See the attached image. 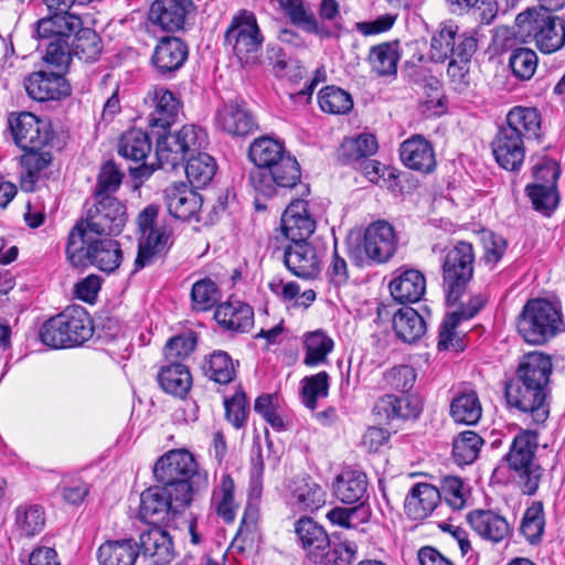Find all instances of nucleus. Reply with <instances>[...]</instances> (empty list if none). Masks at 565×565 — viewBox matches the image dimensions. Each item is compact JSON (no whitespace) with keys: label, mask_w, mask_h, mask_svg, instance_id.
<instances>
[{"label":"nucleus","mask_w":565,"mask_h":565,"mask_svg":"<svg viewBox=\"0 0 565 565\" xmlns=\"http://www.w3.org/2000/svg\"><path fill=\"white\" fill-rule=\"evenodd\" d=\"M153 475L159 483L175 492L179 505H190L192 493L207 486L206 475L198 472L193 456L184 449L161 456L153 467Z\"/></svg>","instance_id":"1"},{"label":"nucleus","mask_w":565,"mask_h":565,"mask_svg":"<svg viewBox=\"0 0 565 565\" xmlns=\"http://www.w3.org/2000/svg\"><path fill=\"white\" fill-rule=\"evenodd\" d=\"M66 257L73 267L93 265L102 271L113 273L121 263L122 252L117 241L85 233L83 224H76L67 238Z\"/></svg>","instance_id":"2"},{"label":"nucleus","mask_w":565,"mask_h":565,"mask_svg":"<svg viewBox=\"0 0 565 565\" xmlns=\"http://www.w3.org/2000/svg\"><path fill=\"white\" fill-rule=\"evenodd\" d=\"M93 322L85 309H67L46 320L40 328L43 344L52 349L81 345L93 335Z\"/></svg>","instance_id":"3"},{"label":"nucleus","mask_w":565,"mask_h":565,"mask_svg":"<svg viewBox=\"0 0 565 565\" xmlns=\"http://www.w3.org/2000/svg\"><path fill=\"white\" fill-rule=\"evenodd\" d=\"M530 110L523 106L513 107L507 115V126L502 127L492 141L495 161L505 170L519 169L525 158L523 131L529 130Z\"/></svg>","instance_id":"4"},{"label":"nucleus","mask_w":565,"mask_h":565,"mask_svg":"<svg viewBox=\"0 0 565 565\" xmlns=\"http://www.w3.org/2000/svg\"><path fill=\"white\" fill-rule=\"evenodd\" d=\"M206 143L207 134L194 125H184L174 134L159 136L156 149L158 166L167 171L174 170L201 152Z\"/></svg>","instance_id":"5"},{"label":"nucleus","mask_w":565,"mask_h":565,"mask_svg":"<svg viewBox=\"0 0 565 565\" xmlns=\"http://www.w3.org/2000/svg\"><path fill=\"white\" fill-rule=\"evenodd\" d=\"M475 253L470 243L457 242L443 260V286L449 306L456 305L473 276Z\"/></svg>","instance_id":"6"},{"label":"nucleus","mask_w":565,"mask_h":565,"mask_svg":"<svg viewBox=\"0 0 565 565\" xmlns=\"http://www.w3.org/2000/svg\"><path fill=\"white\" fill-rule=\"evenodd\" d=\"M264 35L252 11L241 10L233 18L225 31L224 43L242 64L257 61L264 44Z\"/></svg>","instance_id":"7"},{"label":"nucleus","mask_w":565,"mask_h":565,"mask_svg":"<svg viewBox=\"0 0 565 565\" xmlns=\"http://www.w3.org/2000/svg\"><path fill=\"white\" fill-rule=\"evenodd\" d=\"M300 180V164L290 153L285 154L269 170H254L249 174L254 190L265 198L276 195L278 189H292Z\"/></svg>","instance_id":"8"},{"label":"nucleus","mask_w":565,"mask_h":565,"mask_svg":"<svg viewBox=\"0 0 565 565\" xmlns=\"http://www.w3.org/2000/svg\"><path fill=\"white\" fill-rule=\"evenodd\" d=\"M83 224L85 233L98 236L118 235L127 221L126 206L115 196L95 198Z\"/></svg>","instance_id":"9"},{"label":"nucleus","mask_w":565,"mask_h":565,"mask_svg":"<svg viewBox=\"0 0 565 565\" xmlns=\"http://www.w3.org/2000/svg\"><path fill=\"white\" fill-rule=\"evenodd\" d=\"M326 248L308 241L289 243L284 249V264L301 279H315L322 270Z\"/></svg>","instance_id":"10"},{"label":"nucleus","mask_w":565,"mask_h":565,"mask_svg":"<svg viewBox=\"0 0 565 565\" xmlns=\"http://www.w3.org/2000/svg\"><path fill=\"white\" fill-rule=\"evenodd\" d=\"M9 127L15 145L24 151L42 150L52 139L50 124L32 113L11 115Z\"/></svg>","instance_id":"11"},{"label":"nucleus","mask_w":565,"mask_h":565,"mask_svg":"<svg viewBox=\"0 0 565 565\" xmlns=\"http://www.w3.org/2000/svg\"><path fill=\"white\" fill-rule=\"evenodd\" d=\"M189 505H179L175 492L163 486L151 487L140 494L139 519L146 523L168 522Z\"/></svg>","instance_id":"12"},{"label":"nucleus","mask_w":565,"mask_h":565,"mask_svg":"<svg viewBox=\"0 0 565 565\" xmlns=\"http://www.w3.org/2000/svg\"><path fill=\"white\" fill-rule=\"evenodd\" d=\"M553 371L552 358L541 351H532V422L543 424L550 415V377Z\"/></svg>","instance_id":"13"},{"label":"nucleus","mask_w":565,"mask_h":565,"mask_svg":"<svg viewBox=\"0 0 565 565\" xmlns=\"http://www.w3.org/2000/svg\"><path fill=\"white\" fill-rule=\"evenodd\" d=\"M563 327L561 309L548 299H532V344H544Z\"/></svg>","instance_id":"14"},{"label":"nucleus","mask_w":565,"mask_h":565,"mask_svg":"<svg viewBox=\"0 0 565 565\" xmlns=\"http://www.w3.org/2000/svg\"><path fill=\"white\" fill-rule=\"evenodd\" d=\"M532 38L542 53L551 54L561 50L565 44L564 21L551 12L532 14Z\"/></svg>","instance_id":"15"},{"label":"nucleus","mask_w":565,"mask_h":565,"mask_svg":"<svg viewBox=\"0 0 565 565\" xmlns=\"http://www.w3.org/2000/svg\"><path fill=\"white\" fill-rule=\"evenodd\" d=\"M214 122L218 130L236 137L253 134L258 127L245 103L237 100L221 105L216 109Z\"/></svg>","instance_id":"16"},{"label":"nucleus","mask_w":565,"mask_h":565,"mask_svg":"<svg viewBox=\"0 0 565 565\" xmlns=\"http://www.w3.org/2000/svg\"><path fill=\"white\" fill-rule=\"evenodd\" d=\"M24 87L30 98L41 103L60 100L71 94L66 78L55 72H33L24 79Z\"/></svg>","instance_id":"17"},{"label":"nucleus","mask_w":565,"mask_h":565,"mask_svg":"<svg viewBox=\"0 0 565 565\" xmlns=\"http://www.w3.org/2000/svg\"><path fill=\"white\" fill-rule=\"evenodd\" d=\"M397 239L394 227L386 221H377L364 233L363 249L375 263L387 262L396 252Z\"/></svg>","instance_id":"18"},{"label":"nucleus","mask_w":565,"mask_h":565,"mask_svg":"<svg viewBox=\"0 0 565 565\" xmlns=\"http://www.w3.org/2000/svg\"><path fill=\"white\" fill-rule=\"evenodd\" d=\"M502 463L514 480L523 483V493L530 494V429H521L513 437Z\"/></svg>","instance_id":"19"},{"label":"nucleus","mask_w":565,"mask_h":565,"mask_svg":"<svg viewBox=\"0 0 565 565\" xmlns=\"http://www.w3.org/2000/svg\"><path fill=\"white\" fill-rule=\"evenodd\" d=\"M189 56L188 45L177 36H163L154 46L151 64L162 76H172L179 71Z\"/></svg>","instance_id":"20"},{"label":"nucleus","mask_w":565,"mask_h":565,"mask_svg":"<svg viewBox=\"0 0 565 565\" xmlns=\"http://www.w3.org/2000/svg\"><path fill=\"white\" fill-rule=\"evenodd\" d=\"M295 533L312 563H321L332 552L327 531L309 516L295 523Z\"/></svg>","instance_id":"21"},{"label":"nucleus","mask_w":565,"mask_h":565,"mask_svg":"<svg viewBox=\"0 0 565 565\" xmlns=\"http://www.w3.org/2000/svg\"><path fill=\"white\" fill-rule=\"evenodd\" d=\"M282 234L292 242L307 241L316 230V220L305 200L292 201L281 215Z\"/></svg>","instance_id":"22"},{"label":"nucleus","mask_w":565,"mask_h":565,"mask_svg":"<svg viewBox=\"0 0 565 565\" xmlns=\"http://www.w3.org/2000/svg\"><path fill=\"white\" fill-rule=\"evenodd\" d=\"M164 201L171 216L181 221L198 220L202 196L184 182L173 183L164 190Z\"/></svg>","instance_id":"23"},{"label":"nucleus","mask_w":565,"mask_h":565,"mask_svg":"<svg viewBox=\"0 0 565 565\" xmlns=\"http://www.w3.org/2000/svg\"><path fill=\"white\" fill-rule=\"evenodd\" d=\"M290 504L299 511L313 512L326 503V491L310 476H298L289 486Z\"/></svg>","instance_id":"24"},{"label":"nucleus","mask_w":565,"mask_h":565,"mask_svg":"<svg viewBox=\"0 0 565 565\" xmlns=\"http://www.w3.org/2000/svg\"><path fill=\"white\" fill-rule=\"evenodd\" d=\"M530 353H524L515 375L504 383V397L511 408L530 412Z\"/></svg>","instance_id":"25"},{"label":"nucleus","mask_w":565,"mask_h":565,"mask_svg":"<svg viewBox=\"0 0 565 565\" xmlns=\"http://www.w3.org/2000/svg\"><path fill=\"white\" fill-rule=\"evenodd\" d=\"M399 157L407 168L419 172L429 173L436 167L433 146L419 135L408 138L401 145Z\"/></svg>","instance_id":"26"},{"label":"nucleus","mask_w":565,"mask_h":565,"mask_svg":"<svg viewBox=\"0 0 565 565\" xmlns=\"http://www.w3.org/2000/svg\"><path fill=\"white\" fill-rule=\"evenodd\" d=\"M82 26V19L78 15L66 12H49L44 18L35 22L34 34L39 39L66 40L75 35V31Z\"/></svg>","instance_id":"27"},{"label":"nucleus","mask_w":565,"mask_h":565,"mask_svg":"<svg viewBox=\"0 0 565 565\" xmlns=\"http://www.w3.org/2000/svg\"><path fill=\"white\" fill-rule=\"evenodd\" d=\"M373 412L385 420L416 419L422 413V406L415 397L409 395L386 394L376 401Z\"/></svg>","instance_id":"28"},{"label":"nucleus","mask_w":565,"mask_h":565,"mask_svg":"<svg viewBox=\"0 0 565 565\" xmlns=\"http://www.w3.org/2000/svg\"><path fill=\"white\" fill-rule=\"evenodd\" d=\"M467 521L479 536L494 543L503 541L511 532L508 521L491 510L470 511Z\"/></svg>","instance_id":"29"},{"label":"nucleus","mask_w":565,"mask_h":565,"mask_svg":"<svg viewBox=\"0 0 565 565\" xmlns=\"http://www.w3.org/2000/svg\"><path fill=\"white\" fill-rule=\"evenodd\" d=\"M172 245V231L166 225L151 228L142 235L139 243L138 255L135 260L136 270L141 269L154 262L157 256L167 253Z\"/></svg>","instance_id":"30"},{"label":"nucleus","mask_w":565,"mask_h":565,"mask_svg":"<svg viewBox=\"0 0 565 565\" xmlns=\"http://www.w3.org/2000/svg\"><path fill=\"white\" fill-rule=\"evenodd\" d=\"M214 319L225 330L246 332L254 324V310L245 302L230 300L216 307Z\"/></svg>","instance_id":"31"},{"label":"nucleus","mask_w":565,"mask_h":565,"mask_svg":"<svg viewBox=\"0 0 565 565\" xmlns=\"http://www.w3.org/2000/svg\"><path fill=\"white\" fill-rule=\"evenodd\" d=\"M440 499L441 494L436 487L417 483L405 498V512L413 520H424L436 509Z\"/></svg>","instance_id":"32"},{"label":"nucleus","mask_w":565,"mask_h":565,"mask_svg":"<svg viewBox=\"0 0 565 565\" xmlns=\"http://www.w3.org/2000/svg\"><path fill=\"white\" fill-rule=\"evenodd\" d=\"M153 110L149 115V125L166 130L175 122L180 113V102L177 96L163 87L152 93Z\"/></svg>","instance_id":"33"},{"label":"nucleus","mask_w":565,"mask_h":565,"mask_svg":"<svg viewBox=\"0 0 565 565\" xmlns=\"http://www.w3.org/2000/svg\"><path fill=\"white\" fill-rule=\"evenodd\" d=\"M139 546L134 539L108 540L97 551L99 565H135Z\"/></svg>","instance_id":"34"},{"label":"nucleus","mask_w":565,"mask_h":565,"mask_svg":"<svg viewBox=\"0 0 565 565\" xmlns=\"http://www.w3.org/2000/svg\"><path fill=\"white\" fill-rule=\"evenodd\" d=\"M390 290L399 303L417 302L426 290L425 276L419 270L406 269L391 281Z\"/></svg>","instance_id":"35"},{"label":"nucleus","mask_w":565,"mask_h":565,"mask_svg":"<svg viewBox=\"0 0 565 565\" xmlns=\"http://www.w3.org/2000/svg\"><path fill=\"white\" fill-rule=\"evenodd\" d=\"M333 491L343 503L362 502L367 493L366 475L359 470H344L335 478Z\"/></svg>","instance_id":"36"},{"label":"nucleus","mask_w":565,"mask_h":565,"mask_svg":"<svg viewBox=\"0 0 565 565\" xmlns=\"http://www.w3.org/2000/svg\"><path fill=\"white\" fill-rule=\"evenodd\" d=\"M188 8L177 0H156L150 7L149 19L166 31H178L184 24Z\"/></svg>","instance_id":"37"},{"label":"nucleus","mask_w":565,"mask_h":565,"mask_svg":"<svg viewBox=\"0 0 565 565\" xmlns=\"http://www.w3.org/2000/svg\"><path fill=\"white\" fill-rule=\"evenodd\" d=\"M158 382L166 393L183 398L192 386V375L186 365L170 362L161 367Z\"/></svg>","instance_id":"38"},{"label":"nucleus","mask_w":565,"mask_h":565,"mask_svg":"<svg viewBox=\"0 0 565 565\" xmlns=\"http://www.w3.org/2000/svg\"><path fill=\"white\" fill-rule=\"evenodd\" d=\"M52 154L49 151L26 150L21 156L20 185L25 192H33L35 184L43 174V171L51 164Z\"/></svg>","instance_id":"39"},{"label":"nucleus","mask_w":565,"mask_h":565,"mask_svg":"<svg viewBox=\"0 0 565 565\" xmlns=\"http://www.w3.org/2000/svg\"><path fill=\"white\" fill-rule=\"evenodd\" d=\"M482 415V407L476 391L465 388L452 398L450 416L459 424L476 425Z\"/></svg>","instance_id":"40"},{"label":"nucleus","mask_w":565,"mask_h":565,"mask_svg":"<svg viewBox=\"0 0 565 565\" xmlns=\"http://www.w3.org/2000/svg\"><path fill=\"white\" fill-rule=\"evenodd\" d=\"M393 329L398 339L413 343L425 334L426 322L415 309L404 307L394 315Z\"/></svg>","instance_id":"41"},{"label":"nucleus","mask_w":565,"mask_h":565,"mask_svg":"<svg viewBox=\"0 0 565 565\" xmlns=\"http://www.w3.org/2000/svg\"><path fill=\"white\" fill-rule=\"evenodd\" d=\"M401 58L399 42H383L370 49L367 61L379 76H391L397 73Z\"/></svg>","instance_id":"42"},{"label":"nucleus","mask_w":565,"mask_h":565,"mask_svg":"<svg viewBox=\"0 0 565 565\" xmlns=\"http://www.w3.org/2000/svg\"><path fill=\"white\" fill-rule=\"evenodd\" d=\"M139 552L157 557V563H169L173 557V544L168 532L153 527L140 535Z\"/></svg>","instance_id":"43"},{"label":"nucleus","mask_w":565,"mask_h":565,"mask_svg":"<svg viewBox=\"0 0 565 565\" xmlns=\"http://www.w3.org/2000/svg\"><path fill=\"white\" fill-rule=\"evenodd\" d=\"M152 150V143L147 131L139 128L126 130L118 141V153L125 159L145 161Z\"/></svg>","instance_id":"44"},{"label":"nucleus","mask_w":565,"mask_h":565,"mask_svg":"<svg viewBox=\"0 0 565 565\" xmlns=\"http://www.w3.org/2000/svg\"><path fill=\"white\" fill-rule=\"evenodd\" d=\"M377 151V141L374 135L361 134L358 137L347 138L338 150V159L343 164L362 162Z\"/></svg>","instance_id":"45"},{"label":"nucleus","mask_w":565,"mask_h":565,"mask_svg":"<svg viewBox=\"0 0 565 565\" xmlns=\"http://www.w3.org/2000/svg\"><path fill=\"white\" fill-rule=\"evenodd\" d=\"M287 153L284 145L270 137L255 139L248 149V157L257 167L256 170H269Z\"/></svg>","instance_id":"46"},{"label":"nucleus","mask_w":565,"mask_h":565,"mask_svg":"<svg viewBox=\"0 0 565 565\" xmlns=\"http://www.w3.org/2000/svg\"><path fill=\"white\" fill-rule=\"evenodd\" d=\"M45 525L44 508L36 503H22L14 510V527L21 536L32 537Z\"/></svg>","instance_id":"47"},{"label":"nucleus","mask_w":565,"mask_h":565,"mask_svg":"<svg viewBox=\"0 0 565 565\" xmlns=\"http://www.w3.org/2000/svg\"><path fill=\"white\" fill-rule=\"evenodd\" d=\"M70 46L73 56L86 63L99 58L103 50L100 36L90 28L79 26Z\"/></svg>","instance_id":"48"},{"label":"nucleus","mask_w":565,"mask_h":565,"mask_svg":"<svg viewBox=\"0 0 565 565\" xmlns=\"http://www.w3.org/2000/svg\"><path fill=\"white\" fill-rule=\"evenodd\" d=\"M185 174L189 182L195 188L206 186L215 175L216 162L205 152H199L186 159Z\"/></svg>","instance_id":"49"},{"label":"nucleus","mask_w":565,"mask_h":565,"mask_svg":"<svg viewBox=\"0 0 565 565\" xmlns=\"http://www.w3.org/2000/svg\"><path fill=\"white\" fill-rule=\"evenodd\" d=\"M236 364L231 355L222 350L214 351L205 360L203 365L204 374L212 381L218 384H228L236 376Z\"/></svg>","instance_id":"50"},{"label":"nucleus","mask_w":565,"mask_h":565,"mask_svg":"<svg viewBox=\"0 0 565 565\" xmlns=\"http://www.w3.org/2000/svg\"><path fill=\"white\" fill-rule=\"evenodd\" d=\"M334 348L333 340L322 330H316L306 334L305 339V359L307 366H317L328 360V354Z\"/></svg>","instance_id":"51"},{"label":"nucleus","mask_w":565,"mask_h":565,"mask_svg":"<svg viewBox=\"0 0 565 565\" xmlns=\"http://www.w3.org/2000/svg\"><path fill=\"white\" fill-rule=\"evenodd\" d=\"M234 481L228 476L222 477L220 486L213 491L212 503L216 513L224 522L232 523L235 520L238 505L234 500Z\"/></svg>","instance_id":"52"},{"label":"nucleus","mask_w":565,"mask_h":565,"mask_svg":"<svg viewBox=\"0 0 565 565\" xmlns=\"http://www.w3.org/2000/svg\"><path fill=\"white\" fill-rule=\"evenodd\" d=\"M300 397L302 404L315 411L319 398H324L329 394L330 376L326 371L315 375L306 376L301 380Z\"/></svg>","instance_id":"53"},{"label":"nucleus","mask_w":565,"mask_h":565,"mask_svg":"<svg viewBox=\"0 0 565 565\" xmlns=\"http://www.w3.org/2000/svg\"><path fill=\"white\" fill-rule=\"evenodd\" d=\"M483 439L472 430L460 433L452 443V456L458 465H470L479 456Z\"/></svg>","instance_id":"54"},{"label":"nucleus","mask_w":565,"mask_h":565,"mask_svg":"<svg viewBox=\"0 0 565 565\" xmlns=\"http://www.w3.org/2000/svg\"><path fill=\"white\" fill-rule=\"evenodd\" d=\"M477 50V40L476 38L467 34H458L456 32V44L454 45V52H451V62L448 66V74L451 77H455L457 73H460V81L463 85H468V81L466 79L467 74L461 72L462 68L457 66V63L467 64Z\"/></svg>","instance_id":"55"},{"label":"nucleus","mask_w":565,"mask_h":565,"mask_svg":"<svg viewBox=\"0 0 565 565\" xmlns=\"http://www.w3.org/2000/svg\"><path fill=\"white\" fill-rule=\"evenodd\" d=\"M319 106L322 111L341 115L349 113L353 107L351 95L337 86H326L318 95Z\"/></svg>","instance_id":"56"},{"label":"nucleus","mask_w":565,"mask_h":565,"mask_svg":"<svg viewBox=\"0 0 565 565\" xmlns=\"http://www.w3.org/2000/svg\"><path fill=\"white\" fill-rule=\"evenodd\" d=\"M279 8L296 26L306 32H319L317 18L302 0H279Z\"/></svg>","instance_id":"57"},{"label":"nucleus","mask_w":565,"mask_h":565,"mask_svg":"<svg viewBox=\"0 0 565 565\" xmlns=\"http://www.w3.org/2000/svg\"><path fill=\"white\" fill-rule=\"evenodd\" d=\"M125 174L114 161L105 162L97 175L94 198L114 196Z\"/></svg>","instance_id":"58"},{"label":"nucleus","mask_w":565,"mask_h":565,"mask_svg":"<svg viewBox=\"0 0 565 565\" xmlns=\"http://www.w3.org/2000/svg\"><path fill=\"white\" fill-rule=\"evenodd\" d=\"M191 299L194 310L206 311L218 301V287L211 278L200 279L192 286Z\"/></svg>","instance_id":"59"},{"label":"nucleus","mask_w":565,"mask_h":565,"mask_svg":"<svg viewBox=\"0 0 565 565\" xmlns=\"http://www.w3.org/2000/svg\"><path fill=\"white\" fill-rule=\"evenodd\" d=\"M457 26L445 25L433 38L430 43V58L434 62L443 63L450 58L456 44Z\"/></svg>","instance_id":"60"},{"label":"nucleus","mask_w":565,"mask_h":565,"mask_svg":"<svg viewBox=\"0 0 565 565\" xmlns=\"http://www.w3.org/2000/svg\"><path fill=\"white\" fill-rule=\"evenodd\" d=\"M459 322H460V320L452 313H449L446 316V318L441 324L439 335H438L437 348L439 351H445V350H451L455 352L463 351V349H465L463 338L460 337L456 331Z\"/></svg>","instance_id":"61"},{"label":"nucleus","mask_w":565,"mask_h":565,"mask_svg":"<svg viewBox=\"0 0 565 565\" xmlns=\"http://www.w3.org/2000/svg\"><path fill=\"white\" fill-rule=\"evenodd\" d=\"M559 203L557 186L532 184V207L543 216H551Z\"/></svg>","instance_id":"62"},{"label":"nucleus","mask_w":565,"mask_h":565,"mask_svg":"<svg viewBox=\"0 0 565 565\" xmlns=\"http://www.w3.org/2000/svg\"><path fill=\"white\" fill-rule=\"evenodd\" d=\"M416 377L415 369L404 364L394 366L383 374L386 386L402 393H407L413 388Z\"/></svg>","instance_id":"63"},{"label":"nucleus","mask_w":565,"mask_h":565,"mask_svg":"<svg viewBox=\"0 0 565 565\" xmlns=\"http://www.w3.org/2000/svg\"><path fill=\"white\" fill-rule=\"evenodd\" d=\"M226 419L237 429L242 428L249 413V403L244 392H236L224 401Z\"/></svg>","instance_id":"64"}]
</instances>
